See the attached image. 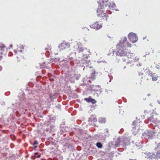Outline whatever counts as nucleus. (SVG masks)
Returning <instances> with one entry per match:
<instances>
[{"instance_id": "nucleus-8", "label": "nucleus", "mask_w": 160, "mask_h": 160, "mask_svg": "<svg viewBox=\"0 0 160 160\" xmlns=\"http://www.w3.org/2000/svg\"><path fill=\"white\" fill-rule=\"evenodd\" d=\"M84 100L88 102H91L92 104H94L97 102L95 100L92 98L91 96L89 97L88 98H85Z\"/></svg>"}, {"instance_id": "nucleus-9", "label": "nucleus", "mask_w": 160, "mask_h": 160, "mask_svg": "<svg viewBox=\"0 0 160 160\" xmlns=\"http://www.w3.org/2000/svg\"><path fill=\"white\" fill-rule=\"evenodd\" d=\"M156 150L157 151L156 153V156L158 158H160V145H158L156 148Z\"/></svg>"}, {"instance_id": "nucleus-17", "label": "nucleus", "mask_w": 160, "mask_h": 160, "mask_svg": "<svg viewBox=\"0 0 160 160\" xmlns=\"http://www.w3.org/2000/svg\"><path fill=\"white\" fill-rule=\"evenodd\" d=\"M38 142L37 141H35L34 142V144H38Z\"/></svg>"}, {"instance_id": "nucleus-22", "label": "nucleus", "mask_w": 160, "mask_h": 160, "mask_svg": "<svg viewBox=\"0 0 160 160\" xmlns=\"http://www.w3.org/2000/svg\"><path fill=\"white\" fill-rule=\"evenodd\" d=\"M148 79H148V78H147V80H148Z\"/></svg>"}, {"instance_id": "nucleus-18", "label": "nucleus", "mask_w": 160, "mask_h": 160, "mask_svg": "<svg viewBox=\"0 0 160 160\" xmlns=\"http://www.w3.org/2000/svg\"><path fill=\"white\" fill-rule=\"evenodd\" d=\"M156 67L157 68H160L159 65H158L157 66H156Z\"/></svg>"}, {"instance_id": "nucleus-14", "label": "nucleus", "mask_w": 160, "mask_h": 160, "mask_svg": "<svg viewBox=\"0 0 160 160\" xmlns=\"http://www.w3.org/2000/svg\"><path fill=\"white\" fill-rule=\"evenodd\" d=\"M96 145L99 148H101L102 147V144L100 142L97 143Z\"/></svg>"}, {"instance_id": "nucleus-11", "label": "nucleus", "mask_w": 160, "mask_h": 160, "mask_svg": "<svg viewBox=\"0 0 160 160\" xmlns=\"http://www.w3.org/2000/svg\"><path fill=\"white\" fill-rule=\"evenodd\" d=\"M98 121L101 123H104L106 122V120L105 118L102 117H100L98 119Z\"/></svg>"}, {"instance_id": "nucleus-15", "label": "nucleus", "mask_w": 160, "mask_h": 160, "mask_svg": "<svg viewBox=\"0 0 160 160\" xmlns=\"http://www.w3.org/2000/svg\"><path fill=\"white\" fill-rule=\"evenodd\" d=\"M115 6L116 5L115 4H114L113 3H111L109 5V7H110V6H111L112 7L114 8L115 7Z\"/></svg>"}, {"instance_id": "nucleus-3", "label": "nucleus", "mask_w": 160, "mask_h": 160, "mask_svg": "<svg viewBox=\"0 0 160 160\" xmlns=\"http://www.w3.org/2000/svg\"><path fill=\"white\" fill-rule=\"evenodd\" d=\"M90 26L92 28L95 29L96 30H98L101 28L102 26L101 22L97 21L94 22L93 23L91 24Z\"/></svg>"}, {"instance_id": "nucleus-5", "label": "nucleus", "mask_w": 160, "mask_h": 160, "mask_svg": "<svg viewBox=\"0 0 160 160\" xmlns=\"http://www.w3.org/2000/svg\"><path fill=\"white\" fill-rule=\"evenodd\" d=\"M70 47V44L65 42H63L62 43L60 46H59L60 49L62 50H64Z\"/></svg>"}, {"instance_id": "nucleus-16", "label": "nucleus", "mask_w": 160, "mask_h": 160, "mask_svg": "<svg viewBox=\"0 0 160 160\" xmlns=\"http://www.w3.org/2000/svg\"><path fill=\"white\" fill-rule=\"evenodd\" d=\"M38 154V153L37 152H36V153H35V154H34V155L35 156V157H37V158H39L40 157V155H39L38 156H37L36 155Z\"/></svg>"}, {"instance_id": "nucleus-6", "label": "nucleus", "mask_w": 160, "mask_h": 160, "mask_svg": "<svg viewBox=\"0 0 160 160\" xmlns=\"http://www.w3.org/2000/svg\"><path fill=\"white\" fill-rule=\"evenodd\" d=\"M99 5L98 8H104L108 5L107 2H104L103 0H100L98 2Z\"/></svg>"}, {"instance_id": "nucleus-2", "label": "nucleus", "mask_w": 160, "mask_h": 160, "mask_svg": "<svg viewBox=\"0 0 160 160\" xmlns=\"http://www.w3.org/2000/svg\"><path fill=\"white\" fill-rule=\"evenodd\" d=\"M104 8H98L97 10L98 16L102 19L107 20L108 16L107 13L103 10Z\"/></svg>"}, {"instance_id": "nucleus-19", "label": "nucleus", "mask_w": 160, "mask_h": 160, "mask_svg": "<svg viewBox=\"0 0 160 160\" xmlns=\"http://www.w3.org/2000/svg\"><path fill=\"white\" fill-rule=\"evenodd\" d=\"M151 95V94H148V96H150Z\"/></svg>"}, {"instance_id": "nucleus-4", "label": "nucleus", "mask_w": 160, "mask_h": 160, "mask_svg": "<svg viewBox=\"0 0 160 160\" xmlns=\"http://www.w3.org/2000/svg\"><path fill=\"white\" fill-rule=\"evenodd\" d=\"M129 39L133 43L137 42L138 40V38L137 35L133 32H130L128 35Z\"/></svg>"}, {"instance_id": "nucleus-20", "label": "nucleus", "mask_w": 160, "mask_h": 160, "mask_svg": "<svg viewBox=\"0 0 160 160\" xmlns=\"http://www.w3.org/2000/svg\"><path fill=\"white\" fill-rule=\"evenodd\" d=\"M135 122L134 121L133 122V124H134V123Z\"/></svg>"}, {"instance_id": "nucleus-12", "label": "nucleus", "mask_w": 160, "mask_h": 160, "mask_svg": "<svg viewBox=\"0 0 160 160\" xmlns=\"http://www.w3.org/2000/svg\"><path fill=\"white\" fill-rule=\"evenodd\" d=\"M121 143V139L119 138H118L117 139L115 145L117 146H119Z\"/></svg>"}, {"instance_id": "nucleus-23", "label": "nucleus", "mask_w": 160, "mask_h": 160, "mask_svg": "<svg viewBox=\"0 0 160 160\" xmlns=\"http://www.w3.org/2000/svg\"><path fill=\"white\" fill-rule=\"evenodd\" d=\"M159 53H160V51H159Z\"/></svg>"}, {"instance_id": "nucleus-7", "label": "nucleus", "mask_w": 160, "mask_h": 160, "mask_svg": "<svg viewBox=\"0 0 160 160\" xmlns=\"http://www.w3.org/2000/svg\"><path fill=\"white\" fill-rule=\"evenodd\" d=\"M148 76H150L151 77L152 81L154 82L156 81L159 78V76L155 73H151Z\"/></svg>"}, {"instance_id": "nucleus-1", "label": "nucleus", "mask_w": 160, "mask_h": 160, "mask_svg": "<svg viewBox=\"0 0 160 160\" xmlns=\"http://www.w3.org/2000/svg\"><path fill=\"white\" fill-rule=\"evenodd\" d=\"M127 38L124 37L123 40L120 41L119 42L117 45L118 53L120 56H125L127 55V53L125 52L124 48L126 47L127 44L128 47L131 48L132 46L131 44L128 42L125 43V42L127 40Z\"/></svg>"}, {"instance_id": "nucleus-10", "label": "nucleus", "mask_w": 160, "mask_h": 160, "mask_svg": "<svg viewBox=\"0 0 160 160\" xmlns=\"http://www.w3.org/2000/svg\"><path fill=\"white\" fill-rule=\"evenodd\" d=\"M88 121L89 122H96L97 121V119L96 117L94 115H92L89 118Z\"/></svg>"}, {"instance_id": "nucleus-13", "label": "nucleus", "mask_w": 160, "mask_h": 160, "mask_svg": "<svg viewBox=\"0 0 160 160\" xmlns=\"http://www.w3.org/2000/svg\"><path fill=\"white\" fill-rule=\"evenodd\" d=\"M0 53L1 54V56H2V54L3 53L2 51H3L6 48L4 45H2L1 46H0Z\"/></svg>"}, {"instance_id": "nucleus-21", "label": "nucleus", "mask_w": 160, "mask_h": 160, "mask_svg": "<svg viewBox=\"0 0 160 160\" xmlns=\"http://www.w3.org/2000/svg\"><path fill=\"white\" fill-rule=\"evenodd\" d=\"M124 141L122 142V143H124Z\"/></svg>"}]
</instances>
